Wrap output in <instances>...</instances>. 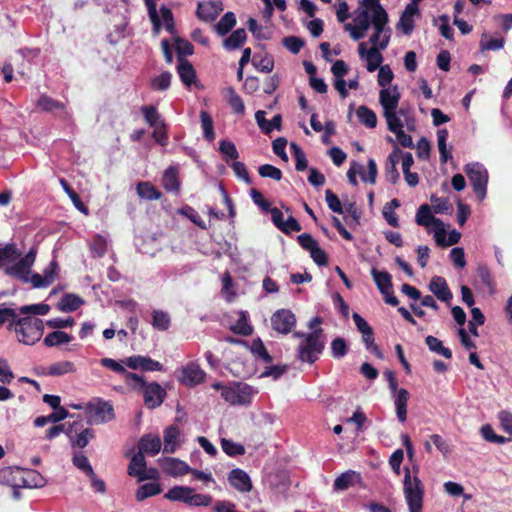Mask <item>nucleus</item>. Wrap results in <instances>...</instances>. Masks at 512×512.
Returning <instances> with one entry per match:
<instances>
[{
    "instance_id": "69168bd1",
    "label": "nucleus",
    "mask_w": 512,
    "mask_h": 512,
    "mask_svg": "<svg viewBox=\"0 0 512 512\" xmlns=\"http://www.w3.org/2000/svg\"><path fill=\"white\" fill-rule=\"evenodd\" d=\"M397 118L400 119L408 131H414L416 129V120L412 115L410 108L396 109Z\"/></svg>"
},
{
    "instance_id": "f704fd0d",
    "label": "nucleus",
    "mask_w": 512,
    "mask_h": 512,
    "mask_svg": "<svg viewBox=\"0 0 512 512\" xmlns=\"http://www.w3.org/2000/svg\"><path fill=\"white\" fill-rule=\"evenodd\" d=\"M371 275L381 294H387V292L392 290V278L387 271H379L376 268H372Z\"/></svg>"
},
{
    "instance_id": "8fccbe9b",
    "label": "nucleus",
    "mask_w": 512,
    "mask_h": 512,
    "mask_svg": "<svg viewBox=\"0 0 512 512\" xmlns=\"http://www.w3.org/2000/svg\"><path fill=\"white\" fill-rule=\"evenodd\" d=\"M152 326L159 331H166L171 325V319L167 312L162 310H154L152 312Z\"/></svg>"
},
{
    "instance_id": "c756f323",
    "label": "nucleus",
    "mask_w": 512,
    "mask_h": 512,
    "mask_svg": "<svg viewBox=\"0 0 512 512\" xmlns=\"http://www.w3.org/2000/svg\"><path fill=\"white\" fill-rule=\"evenodd\" d=\"M75 371L76 368L73 362L62 360L51 364L49 367L43 370L42 374L45 376L59 377L74 373Z\"/></svg>"
},
{
    "instance_id": "864d4df0",
    "label": "nucleus",
    "mask_w": 512,
    "mask_h": 512,
    "mask_svg": "<svg viewBox=\"0 0 512 512\" xmlns=\"http://www.w3.org/2000/svg\"><path fill=\"white\" fill-rule=\"evenodd\" d=\"M201 127L204 138L212 142L215 139L214 123L212 117L206 111L200 112Z\"/></svg>"
},
{
    "instance_id": "423d86ee",
    "label": "nucleus",
    "mask_w": 512,
    "mask_h": 512,
    "mask_svg": "<svg viewBox=\"0 0 512 512\" xmlns=\"http://www.w3.org/2000/svg\"><path fill=\"white\" fill-rule=\"evenodd\" d=\"M256 392L252 386L246 383L234 382L227 387H223L221 396L231 405L247 406L252 402V397Z\"/></svg>"
},
{
    "instance_id": "bb28decb",
    "label": "nucleus",
    "mask_w": 512,
    "mask_h": 512,
    "mask_svg": "<svg viewBox=\"0 0 512 512\" xmlns=\"http://www.w3.org/2000/svg\"><path fill=\"white\" fill-rule=\"evenodd\" d=\"M164 448L163 452L173 454L176 452L180 443V430L176 425H170L163 432Z\"/></svg>"
},
{
    "instance_id": "052dcab7",
    "label": "nucleus",
    "mask_w": 512,
    "mask_h": 512,
    "mask_svg": "<svg viewBox=\"0 0 512 512\" xmlns=\"http://www.w3.org/2000/svg\"><path fill=\"white\" fill-rule=\"evenodd\" d=\"M60 184L63 188V190L67 193V195L69 196V198L72 200L74 206L81 212L87 214V208L85 207V205L82 203L79 195L71 188V186L69 185V183L64 179V178H61L60 179Z\"/></svg>"
},
{
    "instance_id": "2eb2a0df",
    "label": "nucleus",
    "mask_w": 512,
    "mask_h": 512,
    "mask_svg": "<svg viewBox=\"0 0 512 512\" xmlns=\"http://www.w3.org/2000/svg\"><path fill=\"white\" fill-rule=\"evenodd\" d=\"M23 470L18 467H4L0 469V484L12 488H30L32 485L24 479Z\"/></svg>"
},
{
    "instance_id": "6e6552de",
    "label": "nucleus",
    "mask_w": 512,
    "mask_h": 512,
    "mask_svg": "<svg viewBox=\"0 0 512 512\" xmlns=\"http://www.w3.org/2000/svg\"><path fill=\"white\" fill-rule=\"evenodd\" d=\"M147 13L149 20L152 23V32L154 35H158L162 27H164L166 31L171 35H175L176 29L174 24V16L171 9L165 5H162L160 7L159 15L157 8H154V6L150 5Z\"/></svg>"
},
{
    "instance_id": "4d7b16f0",
    "label": "nucleus",
    "mask_w": 512,
    "mask_h": 512,
    "mask_svg": "<svg viewBox=\"0 0 512 512\" xmlns=\"http://www.w3.org/2000/svg\"><path fill=\"white\" fill-rule=\"evenodd\" d=\"M221 448L230 457L241 456L245 453V448L242 444L226 438L221 439Z\"/></svg>"
},
{
    "instance_id": "a19ab883",
    "label": "nucleus",
    "mask_w": 512,
    "mask_h": 512,
    "mask_svg": "<svg viewBox=\"0 0 512 512\" xmlns=\"http://www.w3.org/2000/svg\"><path fill=\"white\" fill-rule=\"evenodd\" d=\"M73 340V337L64 331H53L46 335L43 344L46 347H56L62 344H67Z\"/></svg>"
},
{
    "instance_id": "b1692460",
    "label": "nucleus",
    "mask_w": 512,
    "mask_h": 512,
    "mask_svg": "<svg viewBox=\"0 0 512 512\" xmlns=\"http://www.w3.org/2000/svg\"><path fill=\"white\" fill-rule=\"evenodd\" d=\"M161 445V439L158 435L145 434L139 440L138 452L142 455L155 456L160 452Z\"/></svg>"
},
{
    "instance_id": "5701e85b",
    "label": "nucleus",
    "mask_w": 512,
    "mask_h": 512,
    "mask_svg": "<svg viewBox=\"0 0 512 512\" xmlns=\"http://www.w3.org/2000/svg\"><path fill=\"white\" fill-rule=\"evenodd\" d=\"M435 242L440 247H447L457 244L461 238V233L453 229L448 233L446 238V228L444 223L439 228H433L432 230Z\"/></svg>"
},
{
    "instance_id": "3c124183",
    "label": "nucleus",
    "mask_w": 512,
    "mask_h": 512,
    "mask_svg": "<svg viewBox=\"0 0 512 512\" xmlns=\"http://www.w3.org/2000/svg\"><path fill=\"white\" fill-rule=\"evenodd\" d=\"M175 50L177 52L178 62H184L186 56H190L194 53L193 45L186 39L175 37Z\"/></svg>"
},
{
    "instance_id": "ea45409f",
    "label": "nucleus",
    "mask_w": 512,
    "mask_h": 512,
    "mask_svg": "<svg viewBox=\"0 0 512 512\" xmlns=\"http://www.w3.org/2000/svg\"><path fill=\"white\" fill-rule=\"evenodd\" d=\"M381 50L382 49L377 47H371L368 49V52L365 53L366 55L363 60L366 61V68L369 72H374L382 66L383 56Z\"/></svg>"
},
{
    "instance_id": "79ce46f5",
    "label": "nucleus",
    "mask_w": 512,
    "mask_h": 512,
    "mask_svg": "<svg viewBox=\"0 0 512 512\" xmlns=\"http://www.w3.org/2000/svg\"><path fill=\"white\" fill-rule=\"evenodd\" d=\"M236 25V16L233 12H226L218 23L215 25L214 29L220 36H225L228 34Z\"/></svg>"
},
{
    "instance_id": "338daca9",
    "label": "nucleus",
    "mask_w": 512,
    "mask_h": 512,
    "mask_svg": "<svg viewBox=\"0 0 512 512\" xmlns=\"http://www.w3.org/2000/svg\"><path fill=\"white\" fill-rule=\"evenodd\" d=\"M171 79L172 74L168 71H164L152 79L151 85L156 90L165 91L170 87Z\"/></svg>"
},
{
    "instance_id": "5fc2aeb1",
    "label": "nucleus",
    "mask_w": 512,
    "mask_h": 512,
    "mask_svg": "<svg viewBox=\"0 0 512 512\" xmlns=\"http://www.w3.org/2000/svg\"><path fill=\"white\" fill-rule=\"evenodd\" d=\"M137 193L140 197L147 200H158L162 194L149 182H140L137 185Z\"/></svg>"
},
{
    "instance_id": "2f4dec72",
    "label": "nucleus",
    "mask_w": 512,
    "mask_h": 512,
    "mask_svg": "<svg viewBox=\"0 0 512 512\" xmlns=\"http://www.w3.org/2000/svg\"><path fill=\"white\" fill-rule=\"evenodd\" d=\"M404 127V123L400 119L389 121L387 123L388 130L395 134L400 145L406 148H411L413 147L412 137L403 131Z\"/></svg>"
},
{
    "instance_id": "49530a36",
    "label": "nucleus",
    "mask_w": 512,
    "mask_h": 512,
    "mask_svg": "<svg viewBox=\"0 0 512 512\" xmlns=\"http://www.w3.org/2000/svg\"><path fill=\"white\" fill-rule=\"evenodd\" d=\"M425 343L431 352L443 356L446 359L452 358V351L443 345V342L438 338L429 335L425 338Z\"/></svg>"
},
{
    "instance_id": "4be33fe9",
    "label": "nucleus",
    "mask_w": 512,
    "mask_h": 512,
    "mask_svg": "<svg viewBox=\"0 0 512 512\" xmlns=\"http://www.w3.org/2000/svg\"><path fill=\"white\" fill-rule=\"evenodd\" d=\"M163 471L171 477H179L189 474L191 467L183 460L174 457H168L163 461Z\"/></svg>"
},
{
    "instance_id": "4c0bfd02",
    "label": "nucleus",
    "mask_w": 512,
    "mask_h": 512,
    "mask_svg": "<svg viewBox=\"0 0 512 512\" xmlns=\"http://www.w3.org/2000/svg\"><path fill=\"white\" fill-rule=\"evenodd\" d=\"M177 72L180 80L185 86L190 87L192 83L195 81L196 73L193 68V65L190 62H178Z\"/></svg>"
},
{
    "instance_id": "1a4fd4ad",
    "label": "nucleus",
    "mask_w": 512,
    "mask_h": 512,
    "mask_svg": "<svg viewBox=\"0 0 512 512\" xmlns=\"http://www.w3.org/2000/svg\"><path fill=\"white\" fill-rule=\"evenodd\" d=\"M100 363L103 367L123 375L125 383L134 390H141L147 383L141 375L127 371L125 364L121 361L118 362L112 358H102Z\"/></svg>"
},
{
    "instance_id": "473e14b6",
    "label": "nucleus",
    "mask_w": 512,
    "mask_h": 512,
    "mask_svg": "<svg viewBox=\"0 0 512 512\" xmlns=\"http://www.w3.org/2000/svg\"><path fill=\"white\" fill-rule=\"evenodd\" d=\"M358 481H360V474L354 470H347L334 480L333 488L336 491H344Z\"/></svg>"
},
{
    "instance_id": "cd10ccee",
    "label": "nucleus",
    "mask_w": 512,
    "mask_h": 512,
    "mask_svg": "<svg viewBox=\"0 0 512 512\" xmlns=\"http://www.w3.org/2000/svg\"><path fill=\"white\" fill-rule=\"evenodd\" d=\"M31 267L32 265L19 257L12 266L6 269V273L21 280L24 283H28L29 275L31 274Z\"/></svg>"
},
{
    "instance_id": "603ef678",
    "label": "nucleus",
    "mask_w": 512,
    "mask_h": 512,
    "mask_svg": "<svg viewBox=\"0 0 512 512\" xmlns=\"http://www.w3.org/2000/svg\"><path fill=\"white\" fill-rule=\"evenodd\" d=\"M162 491L161 485L159 483H146L141 485L136 493L135 497L137 501H143L148 497H152L160 494Z\"/></svg>"
},
{
    "instance_id": "7c9ffc66",
    "label": "nucleus",
    "mask_w": 512,
    "mask_h": 512,
    "mask_svg": "<svg viewBox=\"0 0 512 512\" xmlns=\"http://www.w3.org/2000/svg\"><path fill=\"white\" fill-rule=\"evenodd\" d=\"M397 419L404 423L407 419V404L409 392L405 388H400L397 393L393 394Z\"/></svg>"
},
{
    "instance_id": "f8f14e48",
    "label": "nucleus",
    "mask_w": 512,
    "mask_h": 512,
    "mask_svg": "<svg viewBox=\"0 0 512 512\" xmlns=\"http://www.w3.org/2000/svg\"><path fill=\"white\" fill-rule=\"evenodd\" d=\"M37 109L46 113H58V117L63 121H70L72 113L67 108L66 104L58 101L47 94H41L35 102Z\"/></svg>"
},
{
    "instance_id": "bf43d9fd",
    "label": "nucleus",
    "mask_w": 512,
    "mask_h": 512,
    "mask_svg": "<svg viewBox=\"0 0 512 512\" xmlns=\"http://www.w3.org/2000/svg\"><path fill=\"white\" fill-rule=\"evenodd\" d=\"M378 9H384L380 4V0H361L358 8L354 11V13L364 11L368 18H371L375 17V15L378 13Z\"/></svg>"
},
{
    "instance_id": "6e6d98bb",
    "label": "nucleus",
    "mask_w": 512,
    "mask_h": 512,
    "mask_svg": "<svg viewBox=\"0 0 512 512\" xmlns=\"http://www.w3.org/2000/svg\"><path fill=\"white\" fill-rule=\"evenodd\" d=\"M505 40L503 37L488 39V33H483L480 40V48L482 51H497L504 47Z\"/></svg>"
},
{
    "instance_id": "de8ad7c7",
    "label": "nucleus",
    "mask_w": 512,
    "mask_h": 512,
    "mask_svg": "<svg viewBox=\"0 0 512 512\" xmlns=\"http://www.w3.org/2000/svg\"><path fill=\"white\" fill-rule=\"evenodd\" d=\"M21 251L17 248L15 243H8L0 247V262L4 263L15 262L20 256Z\"/></svg>"
},
{
    "instance_id": "0eeeda50",
    "label": "nucleus",
    "mask_w": 512,
    "mask_h": 512,
    "mask_svg": "<svg viewBox=\"0 0 512 512\" xmlns=\"http://www.w3.org/2000/svg\"><path fill=\"white\" fill-rule=\"evenodd\" d=\"M464 171L472 185L473 191L479 201H483L487 193L488 171L485 166L479 162L469 163Z\"/></svg>"
},
{
    "instance_id": "a878e982",
    "label": "nucleus",
    "mask_w": 512,
    "mask_h": 512,
    "mask_svg": "<svg viewBox=\"0 0 512 512\" xmlns=\"http://www.w3.org/2000/svg\"><path fill=\"white\" fill-rule=\"evenodd\" d=\"M266 112L258 110L255 113V120L259 129L266 135H269L274 129L280 130L282 124V116L275 115L270 121L265 118Z\"/></svg>"
},
{
    "instance_id": "f03ea898",
    "label": "nucleus",
    "mask_w": 512,
    "mask_h": 512,
    "mask_svg": "<svg viewBox=\"0 0 512 512\" xmlns=\"http://www.w3.org/2000/svg\"><path fill=\"white\" fill-rule=\"evenodd\" d=\"M12 329L16 332L19 342L34 345L43 335L44 322L39 318L24 316L14 321Z\"/></svg>"
},
{
    "instance_id": "c85d7f7f",
    "label": "nucleus",
    "mask_w": 512,
    "mask_h": 512,
    "mask_svg": "<svg viewBox=\"0 0 512 512\" xmlns=\"http://www.w3.org/2000/svg\"><path fill=\"white\" fill-rule=\"evenodd\" d=\"M162 185L166 191L172 193H179L180 191V180L178 177V168L175 166H169L163 173Z\"/></svg>"
},
{
    "instance_id": "f3484780",
    "label": "nucleus",
    "mask_w": 512,
    "mask_h": 512,
    "mask_svg": "<svg viewBox=\"0 0 512 512\" xmlns=\"http://www.w3.org/2000/svg\"><path fill=\"white\" fill-rule=\"evenodd\" d=\"M370 28V18L364 11L354 13L353 24H346L345 29L349 31L353 40L358 41L365 37L367 30Z\"/></svg>"
},
{
    "instance_id": "c03bdc74",
    "label": "nucleus",
    "mask_w": 512,
    "mask_h": 512,
    "mask_svg": "<svg viewBox=\"0 0 512 512\" xmlns=\"http://www.w3.org/2000/svg\"><path fill=\"white\" fill-rule=\"evenodd\" d=\"M230 330L235 334L249 336L253 332L252 326L248 322V315L245 311L239 312V318L235 324L230 326Z\"/></svg>"
},
{
    "instance_id": "9b49d317",
    "label": "nucleus",
    "mask_w": 512,
    "mask_h": 512,
    "mask_svg": "<svg viewBox=\"0 0 512 512\" xmlns=\"http://www.w3.org/2000/svg\"><path fill=\"white\" fill-rule=\"evenodd\" d=\"M89 422L101 424L114 418V409L109 402L102 399H94L86 407Z\"/></svg>"
},
{
    "instance_id": "20e7f679",
    "label": "nucleus",
    "mask_w": 512,
    "mask_h": 512,
    "mask_svg": "<svg viewBox=\"0 0 512 512\" xmlns=\"http://www.w3.org/2000/svg\"><path fill=\"white\" fill-rule=\"evenodd\" d=\"M164 497L170 501H179L195 507H207L213 501L209 494L194 493V488L178 485L169 489Z\"/></svg>"
},
{
    "instance_id": "39448f33",
    "label": "nucleus",
    "mask_w": 512,
    "mask_h": 512,
    "mask_svg": "<svg viewBox=\"0 0 512 512\" xmlns=\"http://www.w3.org/2000/svg\"><path fill=\"white\" fill-rule=\"evenodd\" d=\"M388 14L385 9H378L375 17L370 18V27L373 29V34L370 36L369 42L371 47L386 49L389 45L391 38V29L387 27Z\"/></svg>"
},
{
    "instance_id": "a211bd4d",
    "label": "nucleus",
    "mask_w": 512,
    "mask_h": 512,
    "mask_svg": "<svg viewBox=\"0 0 512 512\" xmlns=\"http://www.w3.org/2000/svg\"><path fill=\"white\" fill-rule=\"evenodd\" d=\"M223 9V3L220 0L199 2L196 15L202 21L212 22L219 16Z\"/></svg>"
},
{
    "instance_id": "37998d69",
    "label": "nucleus",
    "mask_w": 512,
    "mask_h": 512,
    "mask_svg": "<svg viewBox=\"0 0 512 512\" xmlns=\"http://www.w3.org/2000/svg\"><path fill=\"white\" fill-rule=\"evenodd\" d=\"M225 97L228 104L234 113L243 115L245 112V105L242 98L237 94L233 87H228L225 90Z\"/></svg>"
},
{
    "instance_id": "e433bc0d",
    "label": "nucleus",
    "mask_w": 512,
    "mask_h": 512,
    "mask_svg": "<svg viewBox=\"0 0 512 512\" xmlns=\"http://www.w3.org/2000/svg\"><path fill=\"white\" fill-rule=\"evenodd\" d=\"M141 112H142V115H143L145 121L147 122V124L150 127L156 128L159 126H161V127L165 126V122L162 119L161 115L159 114V112L157 111L155 106H153V105L142 106Z\"/></svg>"
},
{
    "instance_id": "680f3d73",
    "label": "nucleus",
    "mask_w": 512,
    "mask_h": 512,
    "mask_svg": "<svg viewBox=\"0 0 512 512\" xmlns=\"http://www.w3.org/2000/svg\"><path fill=\"white\" fill-rule=\"evenodd\" d=\"M477 274L482 283L489 290V293L493 294L495 292V282L490 269L486 265H480L477 269Z\"/></svg>"
},
{
    "instance_id": "7ed1b4c3",
    "label": "nucleus",
    "mask_w": 512,
    "mask_h": 512,
    "mask_svg": "<svg viewBox=\"0 0 512 512\" xmlns=\"http://www.w3.org/2000/svg\"><path fill=\"white\" fill-rule=\"evenodd\" d=\"M403 491L409 512H422L424 495L422 482L416 474L411 475L408 467L405 468Z\"/></svg>"
},
{
    "instance_id": "412c9836",
    "label": "nucleus",
    "mask_w": 512,
    "mask_h": 512,
    "mask_svg": "<svg viewBox=\"0 0 512 512\" xmlns=\"http://www.w3.org/2000/svg\"><path fill=\"white\" fill-rule=\"evenodd\" d=\"M415 222L419 226H424L428 228L429 232H432L431 230L433 228H439L440 226H442L443 223L441 219L433 216L431 208L428 204H422L418 208L415 216Z\"/></svg>"
},
{
    "instance_id": "13d9d810",
    "label": "nucleus",
    "mask_w": 512,
    "mask_h": 512,
    "mask_svg": "<svg viewBox=\"0 0 512 512\" xmlns=\"http://www.w3.org/2000/svg\"><path fill=\"white\" fill-rule=\"evenodd\" d=\"M331 356L335 359L343 358L349 350L346 340L342 337H336L330 344Z\"/></svg>"
},
{
    "instance_id": "aec40b11",
    "label": "nucleus",
    "mask_w": 512,
    "mask_h": 512,
    "mask_svg": "<svg viewBox=\"0 0 512 512\" xmlns=\"http://www.w3.org/2000/svg\"><path fill=\"white\" fill-rule=\"evenodd\" d=\"M229 484L241 493L250 492L252 490V481L250 476L242 469H232L228 474Z\"/></svg>"
},
{
    "instance_id": "09e8293b",
    "label": "nucleus",
    "mask_w": 512,
    "mask_h": 512,
    "mask_svg": "<svg viewBox=\"0 0 512 512\" xmlns=\"http://www.w3.org/2000/svg\"><path fill=\"white\" fill-rule=\"evenodd\" d=\"M357 117L363 125L368 128H375L377 125V116L373 110L367 106L361 105L356 111Z\"/></svg>"
},
{
    "instance_id": "0e129e2a",
    "label": "nucleus",
    "mask_w": 512,
    "mask_h": 512,
    "mask_svg": "<svg viewBox=\"0 0 512 512\" xmlns=\"http://www.w3.org/2000/svg\"><path fill=\"white\" fill-rule=\"evenodd\" d=\"M251 352L260 358L265 363H271L272 362V356L268 353L267 349L265 348L262 340L260 338L255 339L252 341L251 344Z\"/></svg>"
},
{
    "instance_id": "58836bf2",
    "label": "nucleus",
    "mask_w": 512,
    "mask_h": 512,
    "mask_svg": "<svg viewBox=\"0 0 512 512\" xmlns=\"http://www.w3.org/2000/svg\"><path fill=\"white\" fill-rule=\"evenodd\" d=\"M145 468H146L145 457L141 453L137 452L132 456V458L130 460V463H129L128 469H127V473L129 476L136 477L138 480L139 477L143 474V472H145Z\"/></svg>"
},
{
    "instance_id": "a18cd8bd",
    "label": "nucleus",
    "mask_w": 512,
    "mask_h": 512,
    "mask_svg": "<svg viewBox=\"0 0 512 512\" xmlns=\"http://www.w3.org/2000/svg\"><path fill=\"white\" fill-rule=\"evenodd\" d=\"M448 130L445 128L438 129L437 131V145L440 153V161L446 163L452 158V154L447 147Z\"/></svg>"
},
{
    "instance_id": "72a5a7b5",
    "label": "nucleus",
    "mask_w": 512,
    "mask_h": 512,
    "mask_svg": "<svg viewBox=\"0 0 512 512\" xmlns=\"http://www.w3.org/2000/svg\"><path fill=\"white\" fill-rule=\"evenodd\" d=\"M84 300L76 294L66 293L64 294L57 303V309L64 313L76 311Z\"/></svg>"
},
{
    "instance_id": "e2e57ef3",
    "label": "nucleus",
    "mask_w": 512,
    "mask_h": 512,
    "mask_svg": "<svg viewBox=\"0 0 512 512\" xmlns=\"http://www.w3.org/2000/svg\"><path fill=\"white\" fill-rule=\"evenodd\" d=\"M50 311V306L45 303H37L31 305H24L19 308L20 314L30 315H47Z\"/></svg>"
},
{
    "instance_id": "dca6fc26",
    "label": "nucleus",
    "mask_w": 512,
    "mask_h": 512,
    "mask_svg": "<svg viewBox=\"0 0 512 512\" xmlns=\"http://www.w3.org/2000/svg\"><path fill=\"white\" fill-rule=\"evenodd\" d=\"M272 328L281 334H288L296 325V317L288 309H279L271 317Z\"/></svg>"
},
{
    "instance_id": "ddd939ff",
    "label": "nucleus",
    "mask_w": 512,
    "mask_h": 512,
    "mask_svg": "<svg viewBox=\"0 0 512 512\" xmlns=\"http://www.w3.org/2000/svg\"><path fill=\"white\" fill-rule=\"evenodd\" d=\"M126 367L132 370H141L142 372L163 371L164 366L149 356L132 355L120 360Z\"/></svg>"
},
{
    "instance_id": "393cba45",
    "label": "nucleus",
    "mask_w": 512,
    "mask_h": 512,
    "mask_svg": "<svg viewBox=\"0 0 512 512\" xmlns=\"http://www.w3.org/2000/svg\"><path fill=\"white\" fill-rule=\"evenodd\" d=\"M429 289L442 302H449L453 297L446 280L441 276H434L431 279Z\"/></svg>"
},
{
    "instance_id": "c9c22d12",
    "label": "nucleus",
    "mask_w": 512,
    "mask_h": 512,
    "mask_svg": "<svg viewBox=\"0 0 512 512\" xmlns=\"http://www.w3.org/2000/svg\"><path fill=\"white\" fill-rule=\"evenodd\" d=\"M246 39L247 34L245 29L239 28L235 30L229 37L224 39L223 47L228 51L239 49L244 44Z\"/></svg>"
},
{
    "instance_id": "774afa93",
    "label": "nucleus",
    "mask_w": 512,
    "mask_h": 512,
    "mask_svg": "<svg viewBox=\"0 0 512 512\" xmlns=\"http://www.w3.org/2000/svg\"><path fill=\"white\" fill-rule=\"evenodd\" d=\"M258 173L263 178H271L279 181L282 178V172L279 168L271 164H263L258 168Z\"/></svg>"
},
{
    "instance_id": "9d476101",
    "label": "nucleus",
    "mask_w": 512,
    "mask_h": 512,
    "mask_svg": "<svg viewBox=\"0 0 512 512\" xmlns=\"http://www.w3.org/2000/svg\"><path fill=\"white\" fill-rule=\"evenodd\" d=\"M400 100V93L397 86L381 89L379 92V102L383 108V116L386 123L395 121L397 118L396 109Z\"/></svg>"
},
{
    "instance_id": "f257e3e1",
    "label": "nucleus",
    "mask_w": 512,
    "mask_h": 512,
    "mask_svg": "<svg viewBox=\"0 0 512 512\" xmlns=\"http://www.w3.org/2000/svg\"><path fill=\"white\" fill-rule=\"evenodd\" d=\"M325 348V341L323 338V330L316 329L307 334L305 339H302L297 347V357L301 362L313 364Z\"/></svg>"
},
{
    "instance_id": "6ab92c4d",
    "label": "nucleus",
    "mask_w": 512,
    "mask_h": 512,
    "mask_svg": "<svg viewBox=\"0 0 512 512\" xmlns=\"http://www.w3.org/2000/svg\"><path fill=\"white\" fill-rule=\"evenodd\" d=\"M206 373L194 362L187 364L181 369L180 381L186 386H195L204 381Z\"/></svg>"
},
{
    "instance_id": "4468645a",
    "label": "nucleus",
    "mask_w": 512,
    "mask_h": 512,
    "mask_svg": "<svg viewBox=\"0 0 512 512\" xmlns=\"http://www.w3.org/2000/svg\"><path fill=\"white\" fill-rule=\"evenodd\" d=\"M144 404L149 409L159 407L165 400L166 390L157 382L146 383L141 389Z\"/></svg>"
}]
</instances>
